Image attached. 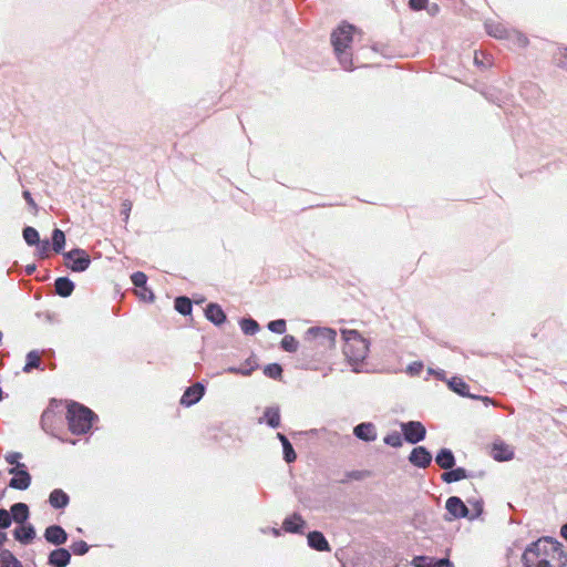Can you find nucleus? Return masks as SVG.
Returning <instances> with one entry per match:
<instances>
[{
  "label": "nucleus",
  "instance_id": "nucleus-43",
  "mask_svg": "<svg viewBox=\"0 0 567 567\" xmlns=\"http://www.w3.org/2000/svg\"><path fill=\"white\" fill-rule=\"evenodd\" d=\"M37 246V255L40 257V258H45L49 256V250H50V243L49 240H39V244H35Z\"/></svg>",
  "mask_w": 567,
  "mask_h": 567
},
{
  "label": "nucleus",
  "instance_id": "nucleus-59",
  "mask_svg": "<svg viewBox=\"0 0 567 567\" xmlns=\"http://www.w3.org/2000/svg\"><path fill=\"white\" fill-rule=\"evenodd\" d=\"M560 534H561V536H563L565 539H567V524H565V525L561 527Z\"/></svg>",
  "mask_w": 567,
  "mask_h": 567
},
{
  "label": "nucleus",
  "instance_id": "nucleus-49",
  "mask_svg": "<svg viewBox=\"0 0 567 567\" xmlns=\"http://www.w3.org/2000/svg\"><path fill=\"white\" fill-rule=\"evenodd\" d=\"M470 504L473 505L474 513L470 514L468 518L470 519H475V518H477L482 514V512H483V504L480 501L470 502Z\"/></svg>",
  "mask_w": 567,
  "mask_h": 567
},
{
  "label": "nucleus",
  "instance_id": "nucleus-9",
  "mask_svg": "<svg viewBox=\"0 0 567 567\" xmlns=\"http://www.w3.org/2000/svg\"><path fill=\"white\" fill-rule=\"evenodd\" d=\"M445 507L454 518H465L470 516V511L467 506L457 496L449 497Z\"/></svg>",
  "mask_w": 567,
  "mask_h": 567
},
{
  "label": "nucleus",
  "instance_id": "nucleus-10",
  "mask_svg": "<svg viewBox=\"0 0 567 567\" xmlns=\"http://www.w3.org/2000/svg\"><path fill=\"white\" fill-rule=\"evenodd\" d=\"M409 461L414 466L425 468L431 464L432 455L424 446H417L412 450Z\"/></svg>",
  "mask_w": 567,
  "mask_h": 567
},
{
  "label": "nucleus",
  "instance_id": "nucleus-7",
  "mask_svg": "<svg viewBox=\"0 0 567 567\" xmlns=\"http://www.w3.org/2000/svg\"><path fill=\"white\" fill-rule=\"evenodd\" d=\"M401 430L403 432L404 439L411 444L421 442L424 440L426 434L424 425L417 421L402 423Z\"/></svg>",
  "mask_w": 567,
  "mask_h": 567
},
{
  "label": "nucleus",
  "instance_id": "nucleus-41",
  "mask_svg": "<svg viewBox=\"0 0 567 567\" xmlns=\"http://www.w3.org/2000/svg\"><path fill=\"white\" fill-rule=\"evenodd\" d=\"M384 443L393 446V447H400L402 445V439L401 435L398 432H393L391 434H388L384 437Z\"/></svg>",
  "mask_w": 567,
  "mask_h": 567
},
{
  "label": "nucleus",
  "instance_id": "nucleus-19",
  "mask_svg": "<svg viewBox=\"0 0 567 567\" xmlns=\"http://www.w3.org/2000/svg\"><path fill=\"white\" fill-rule=\"evenodd\" d=\"M49 503L53 508H64L69 505L70 497L64 491L55 488L50 493Z\"/></svg>",
  "mask_w": 567,
  "mask_h": 567
},
{
  "label": "nucleus",
  "instance_id": "nucleus-16",
  "mask_svg": "<svg viewBox=\"0 0 567 567\" xmlns=\"http://www.w3.org/2000/svg\"><path fill=\"white\" fill-rule=\"evenodd\" d=\"M71 554L65 548H58L49 555V564L54 567H66L70 563Z\"/></svg>",
  "mask_w": 567,
  "mask_h": 567
},
{
  "label": "nucleus",
  "instance_id": "nucleus-38",
  "mask_svg": "<svg viewBox=\"0 0 567 567\" xmlns=\"http://www.w3.org/2000/svg\"><path fill=\"white\" fill-rule=\"evenodd\" d=\"M264 373L271 379H279L282 373V368L278 363H270L265 367Z\"/></svg>",
  "mask_w": 567,
  "mask_h": 567
},
{
  "label": "nucleus",
  "instance_id": "nucleus-21",
  "mask_svg": "<svg viewBox=\"0 0 567 567\" xmlns=\"http://www.w3.org/2000/svg\"><path fill=\"white\" fill-rule=\"evenodd\" d=\"M436 464L444 470H451L455 465V457L450 449H442L436 457Z\"/></svg>",
  "mask_w": 567,
  "mask_h": 567
},
{
  "label": "nucleus",
  "instance_id": "nucleus-25",
  "mask_svg": "<svg viewBox=\"0 0 567 567\" xmlns=\"http://www.w3.org/2000/svg\"><path fill=\"white\" fill-rule=\"evenodd\" d=\"M11 518L23 524L29 517V507L24 503H16L11 506Z\"/></svg>",
  "mask_w": 567,
  "mask_h": 567
},
{
  "label": "nucleus",
  "instance_id": "nucleus-4",
  "mask_svg": "<svg viewBox=\"0 0 567 567\" xmlns=\"http://www.w3.org/2000/svg\"><path fill=\"white\" fill-rule=\"evenodd\" d=\"M96 415L86 406L72 402L68 405L66 419L69 429L73 434H84L92 427Z\"/></svg>",
  "mask_w": 567,
  "mask_h": 567
},
{
  "label": "nucleus",
  "instance_id": "nucleus-29",
  "mask_svg": "<svg viewBox=\"0 0 567 567\" xmlns=\"http://www.w3.org/2000/svg\"><path fill=\"white\" fill-rule=\"evenodd\" d=\"M505 40H507L513 47H517V48H524L528 43L527 38L523 33H520L516 30H508V33H507V37L505 38Z\"/></svg>",
  "mask_w": 567,
  "mask_h": 567
},
{
  "label": "nucleus",
  "instance_id": "nucleus-2",
  "mask_svg": "<svg viewBox=\"0 0 567 567\" xmlns=\"http://www.w3.org/2000/svg\"><path fill=\"white\" fill-rule=\"evenodd\" d=\"M563 556L557 542L544 537L532 543L523 554L524 567H556Z\"/></svg>",
  "mask_w": 567,
  "mask_h": 567
},
{
  "label": "nucleus",
  "instance_id": "nucleus-31",
  "mask_svg": "<svg viewBox=\"0 0 567 567\" xmlns=\"http://www.w3.org/2000/svg\"><path fill=\"white\" fill-rule=\"evenodd\" d=\"M243 332L247 336H254L259 331V324L251 318H244L239 321Z\"/></svg>",
  "mask_w": 567,
  "mask_h": 567
},
{
  "label": "nucleus",
  "instance_id": "nucleus-30",
  "mask_svg": "<svg viewBox=\"0 0 567 567\" xmlns=\"http://www.w3.org/2000/svg\"><path fill=\"white\" fill-rule=\"evenodd\" d=\"M267 424L274 429L280 425V413L278 408H267L264 412Z\"/></svg>",
  "mask_w": 567,
  "mask_h": 567
},
{
  "label": "nucleus",
  "instance_id": "nucleus-47",
  "mask_svg": "<svg viewBox=\"0 0 567 567\" xmlns=\"http://www.w3.org/2000/svg\"><path fill=\"white\" fill-rule=\"evenodd\" d=\"M12 518L7 509H0V528H8L11 525Z\"/></svg>",
  "mask_w": 567,
  "mask_h": 567
},
{
  "label": "nucleus",
  "instance_id": "nucleus-57",
  "mask_svg": "<svg viewBox=\"0 0 567 567\" xmlns=\"http://www.w3.org/2000/svg\"><path fill=\"white\" fill-rule=\"evenodd\" d=\"M8 537L7 534L3 532H0V548L3 546V544L7 542Z\"/></svg>",
  "mask_w": 567,
  "mask_h": 567
},
{
  "label": "nucleus",
  "instance_id": "nucleus-36",
  "mask_svg": "<svg viewBox=\"0 0 567 567\" xmlns=\"http://www.w3.org/2000/svg\"><path fill=\"white\" fill-rule=\"evenodd\" d=\"M40 364V354L37 351H30L27 354V363L24 365V371L29 372L33 368H38Z\"/></svg>",
  "mask_w": 567,
  "mask_h": 567
},
{
  "label": "nucleus",
  "instance_id": "nucleus-18",
  "mask_svg": "<svg viewBox=\"0 0 567 567\" xmlns=\"http://www.w3.org/2000/svg\"><path fill=\"white\" fill-rule=\"evenodd\" d=\"M13 535L18 542H20L22 544H29L34 539L35 530L32 525H30V524L23 525L22 524L14 529Z\"/></svg>",
  "mask_w": 567,
  "mask_h": 567
},
{
  "label": "nucleus",
  "instance_id": "nucleus-35",
  "mask_svg": "<svg viewBox=\"0 0 567 567\" xmlns=\"http://www.w3.org/2000/svg\"><path fill=\"white\" fill-rule=\"evenodd\" d=\"M281 348L287 352H296L298 350V341L293 336L287 334L281 340Z\"/></svg>",
  "mask_w": 567,
  "mask_h": 567
},
{
  "label": "nucleus",
  "instance_id": "nucleus-50",
  "mask_svg": "<svg viewBox=\"0 0 567 567\" xmlns=\"http://www.w3.org/2000/svg\"><path fill=\"white\" fill-rule=\"evenodd\" d=\"M427 0H410L409 4L412 10L419 11L425 8Z\"/></svg>",
  "mask_w": 567,
  "mask_h": 567
},
{
  "label": "nucleus",
  "instance_id": "nucleus-12",
  "mask_svg": "<svg viewBox=\"0 0 567 567\" xmlns=\"http://www.w3.org/2000/svg\"><path fill=\"white\" fill-rule=\"evenodd\" d=\"M491 454L493 458L496 461H509L514 456V450L511 445L506 444L505 442L496 441L492 445Z\"/></svg>",
  "mask_w": 567,
  "mask_h": 567
},
{
  "label": "nucleus",
  "instance_id": "nucleus-45",
  "mask_svg": "<svg viewBox=\"0 0 567 567\" xmlns=\"http://www.w3.org/2000/svg\"><path fill=\"white\" fill-rule=\"evenodd\" d=\"M282 449H284L285 461L287 463H292L296 460L297 455H296L295 450H293L292 445L290 444V442L287 444H284Z\"/></svg>",
  "mask_w": 567,
  "mask_h": 567
},
{
  "label": "nucleus",
  "instance_id": "nucleus-28",
  "mask_svg": "<svg viewBox=\"0 0 567 567\" xmlns=\"http://www.w3.org/2000/svg\"><path fill=\"white\" fill-rule=\"evenodd\" d=\"M0 567H23L16 556L8 549L0 550Z\"/></svg>",
  "mask_w": 567,
  "mask_h": 567
},
{
  "label": "nucleus",
  "instance_id": "nucleus-61",
  "mask_svg": "<svg viewBox=\"0 0 567 567\" xmlns=\"http://www.w3.org/2000/svg\"><path fill=\"white\" fill-rule=\"evenodd\" d=\"M2 339V332L0 331V340Z\"/></svg>",
  "mask_w": 567,
  "mask_h": 567
},
{
  "label": "nucleus",
  "instance_id": "nucleus-34",
  "mask_svg": "<svg viewBox=\"0 0 567 567\" xmlns=\"http://www.w3.org/2000/svg\"><path fill=\"white\" fill-rule=\"evenodd\" d=\"M23 239L29 246H35L39 244L40 236L35 228L28 226L23 229Z\"/></svg>",
  "mask_w": 567,
  "mask_h": 567
},
{
  "label": "nucleus",
  "instance_id": "nucleus-44",
  "mask_svg": "<svg viewBox=\"0 0 567 567\" xmlns=\"http://www.w3.org/2000/svg\"><path fill=\"white\" fill-rule=\"evenodd\" d=\"M71 548L75 555H84L89 551V545L84 540L74 542Z\"/></svg>",
  "mask_w": 567,
  "mask_h": 567
},
{
  "label": "nucleus",
  "instance_id": "nucleus-20",
  "mask_svg": "<svg viewBox=\"0 0 567 567\" xmlns=\"http://www.w3.org/2000/svg\"><path fill=\"white\" fill-rule=\"evenodd\" d=\"M308 545L319 551L329 550V544L320 532H311L308 534Z\"/></svg>",
  "mask_w": 567,
  "mask_h": 567
},
{
  "label": "nucleus",
  "instance_id": "nucleus-8",
  "mask_svg": "<svg viewBox=\"0 0 567 567\" xmlns=\"http://www.w3.org/2000/svg\"><path fill=\"white\" fill-rule=\"evenodd\" d=\"M205 393V388L202 383H195L187 388L181 398L179 403L183 406L189 408L200 401Z\"/></svg>",
  "mask_w": 567,
  "mask_h": 567
},
{
  "label": "nucleus",
  "instance_id": "nucleus-60",
  "mask_svg": "<svg viewBox=\"0 0 567 567\" xmlns=\"http://www.w3.org/2000/svg\"><path fill=\"white\" fill-rule=\"evenodd\" d=\"M271 532H272V534H274L275 536H279V535H280V532H279V529H277V528H272V529H271Z\"/></svg>",
  "mask_w": 567,
  "mask_h": 567
},
{
  "label": "nucleus",
  "instance_id": "nucleus-46",
  "mask_svg": "<svg viewBox=\"0 0 567 567\" xmlns=\"http://www.w3.org/2000/svg\"><path fill=\"white\" fill-rule=\"evenodd\" d=\"M555 59L559 68L567 70V48L559 49Z\"/></svg>",
  "mask_w": 567,
  "mask_h": 567
},
{
  "label": "nucleus",
  "instance_id": "nucleus-40",
  "mask_svg": "<svg viewBox=\"0 0 567 567\" xmlns=\"http://www.w3.org/2000/svg\"><path fill=\"white\" fill-rule=\"evenodd\" d=\"M268 329L271 332H275V333H278V334H282L286 331V321L284 319H278V320L270 321L268 323Z\"/></svg>",
  "mask_w": 567,
  "mask_h": 567
},
{
  "label": "nucleus",
  "instance_id": "nucleus-55",
  "mask_svg": "<svg viewBox=\"0 0 567 567\" xmlns=\"http://www.w3.org/2000/svg\"><path fill=\"white\" fill-rule=\"evenodd\" d=\"M23 197H24V199L27 200V203H28V204H29L33 209H35V208H37V205H35V203H34V200H33V198H32V196H31V194H30V192H29V190H24V192H23Z\"/></svg>",
  "mask_w": 567,
  "mask_h": 567
},
{
  "label": "nucleus",
  "instance_id": "nucleus-39",
  "mask_svg": "<svg viewBox=\"0 0 567 567\" xmlns=\"http://www.w3.org/2000/svg\"><path fill=\"white\" fill-rule=\"evenodd\" d=\"M131 280L133 285L137 288L144 289L146 288L147 277L144 272L136 271L131 276Z\"/></svg>",
  "mask_w": 567,
  "mask_h": 567
},
{
  "label": "nucleus",
  "instance_id": "nucleus-6",
  "mask_svg": "<svg viewBox=\"0 0 567 567\" xmlns=\"http://www.w3.org/2000/svg\"><path fill=\"white\" fill-rule=\"evenodd\" d=\"M63 257L65 259L66 267L75 272L85 271L91 265V258L89 254L80 248L64 252Z\"/></svg>",
  "mask_w": 567,
  "mask_h": 567
},
{
  "label": "nucleus",
  "instance_id": "nucleus-54",
  "mask_svg": "<svg viewBox=\"0 0 567 567\" xmlns=\"http://www.w3.org/2000/svg\"><path fill=\"white\" fill-rule=\"evenodd\" d=\"M24 468H25L24 464H18V465H14L13 467L9 468L8 473L10 475H13V477H17V475L20 474V471H22Z\"/></svg>",
  "mask_w": 567,
  "mask_h": 567
},
{
  "label": "nucleus",
  "instance_id": "nucleus-3",
  "mask_svg": "<svg viewBox=\"0 0 567 567\" xmlns=\"http://www.w3.org/2000/svg\"><path fill=\"white\" fill-rule=\"evenodd\" d=\"M354 31L355 29L353 25L343 23L331 34V44L336 56L340 65L347 71L352 70L353 66L350 45L353 42Z\"/></svg>",
  "mask_w": 567,
  "mask_h": 567
},
{
  "label": "nucleus",
  "instance_id": "nucleus-5",
  "mask_svg": "<svg viewBox=\"0 0 567 567\" xmlns=\"http://www.w3.org/2000/svg\"><path fill=\"white\" fill-rule=\"evenodd\" d=\"M303 339L313 349L333 351L337 346V331L329 327H310L305 332Z\"/></svg>",
  "mask_w": 567,
  "mask_h": 567
},
{
  "label": "nucleus",
  "instance_id": "nucleus-13",
  "mask_svg": "<svg viewBox=\"0 0 567 567\" xmlns=\"http://www.w3.org/2000/svg\"><path fill=\"white\" fill-rule=\"evenodd\" d=\"M44 538L53 545H62L68 540V534L59 525H51L44 532Z\"/></svg>",
  "mask_w": 567,
  "mask_h": 567
},
{
  "label": "nucleus",
  "instance_id": "nucleus-37",
  "mask_svg": "<svg viewBox=\"0 0 567 567\" xmlns=\"http://www.w3.org/2000/svg\"><path fill=\"white\" fill-rule=\"evenodd\" d=\"M254 370H255V367L250 365V361L247 360L246 364L244 367H240V368L229 367V368H227L226 371L229 373L241 374L244 377H248L252 373Z\"/></svg>",
  "mask_w": 567,
  "mask_h": 567
},
{
  "label": "nucleus",
  "instance_id": "nucleus-23",
  "mask_svg": "<svg viewBox=\"0 0 567 567\" xmlns=\"http://www.w3.org/2000/svg\"><path fill=\"white\" fill-rule=\"evenodd\" d=\"M306 523L300 515L293 514L284 520L282 527L288 533H301Z\"/></svg>",
  "mask_w": 567,
  "mask_h": 567
},
{
  "label": "nucleus",
  "instance_id": "nucleus-15",
  "mask_svg": "<svg viewBox=\"0 0 567 567\" xmlns=\"http://www.w3.org/2000/svg\"><path fill=\"white\" fill-rule=\"evenodd\" d=\"M414 567H453L447 558L435 560L434 558L417 556L412 560Z\"/></svg>",
  "mask_w": 567,
  "mask_h": 567
},
{
  "label": "nucleus",
  "instance_id": "nucleus-26",
  "mask_svg": "<svg viewBox=\"0 0 567 567\" xmlns=\"http://www.w3.org/2000/svg\"><path fill=\"white\" fill-rule=\"evenodd\" d=\"M485 29L489 35L497 39H505L508 33V30L502 23L492 20L485 22Z\"/></svg>",
  "mask_w": 567,
  "mask_h": 567
},
{
  "label": "nucleus",
  "instance_id": "nucleus-58",
  "mask_svg": "<svg viewBox=\"0 0 567 567\" xmlns=\"http://www.w3.org/2000/svg\"><path fill=\"white\" fill-rule=\"evenodd\" d=\"M35 270V265H29L25 268L27 274L31 275Z\"/></svg>",
  "mask_w": 567,
  "mask_h": 567
},
{
  "label": "nucleus",
  "instance_id": "nucleus-53",
  "mask_svg": "<svg viewBox=\"0 0 567 567\" xmlns=\"http://www.w3.org/2000/svg\"><path fill=\"white\" fill-rule=\"evenodd\" d=\"M131 208H132V204L128 200H125L122 204V215L124 216V220L128 219Z\"/></svg>",
  "mask_w": 567,
  "mask_h": 567
},
{
  "label": "nucleus",
  "instance_id": "nucleus-22",
  "mask_svg": "<svg viewBox=\"0 0 567 567\" xmlns=\"http://www.w3.org/2000/svg\"><path fill=\"white\" fill-rule=\"evenodd\" d=\"M31 484V475L28 473L27 468L20 471V474L17 477H12L9 482V486L14 489L24 491L29 488Z\"/></svg>",
  "mask_w": 567,
  "mask_h": 567
},
{
  "label": "nucleus",
  "instance_id": "nucleus-11",
  "mask_svg": "<svg viewBox=\"0 0 567 567\" xmlns=\"http://www.w3.org/2000/svg\"><path fill=\"white\" fill-rule=\"evenodd\" d=\"M447 385L453 392L460 394L461 396L480 399L484 402H489V398L487 396H476L471 394L468 392V385L461 378L453 377L452 379L447 380Z\"/></svg>",
  "mask_w": 567,
  "mask_h": 567
},
{
  "label": "nucleus",
  "instance_id": "nucleus-48",
  "mask_svg": "<svg viewBox=\"0 0 567 567\" xmlns=\"http://www.w3.org/2000/svg\"><path fill=\"white\" fill-rule=\"evenodd\" d=\"M22 457V454L19 452H10L8 453L4 458L6 461L11 465H18L21 464L19 460Z\"/></svg>",
  "mask_w": 567,
  "mask_h": 567
},
{
  "label": "nucleus",
  "instance_id": "nucleus-52",
  "mask_svg": "<svg viewBox=\"0 0 567 567\" xmlns=\"http://www.w3.org/2000/svg\"><path fill=\"white\" fill-rule=\"evenodd\" d=\"M138 295L145 301H153V299H154L153 292L147 288L141 289Z\"/></svg>",
  "mask_w": 567,
  "mask_h": 567
},
{
  "label": "nucleus",
  "instance_id": "nucleus-17",
  "mask_svg": "<svg viewBox=\"0 0 567 567\" xmlns=\"http://www.w3.org/2000/svg\"><path fill=\"white\" fill-rule=\"evenodd\" d=\"M205 317L216 326H220L226 321V315L221 307L217 303H209L206 307Z\"/></svg>",
  "mask_w": 567,
  "mask_h": 567
},
{
  "label": "nucleus",
  "instance_id": "nucleus-24",
  "mask_svg": "<svg viewBox=\"0 0 567 567\" xmlns=\"http://www.w3.org/2000/svg\"><path fill=\"white\" fill-rule=\"evenodd\" d=\"M55 291L61 297H69L74 290V284L66 277H60L54 284Z\"/></svg>",
  "mask_w": 567,
  "mask_h": 567
},
{
  "label": "nucleus",
  "instance_id": "nucleus-56",
  "mask_svg": "<svg viewBox=\"0 0 567 567\" xmlns=\"http://www.w3.org/2000/svg\"><path fill=\"white\" fill-rule=\"evenodd\" d=\"M277 437L279 439L282 445L289 443L288 439L281 433H277Z\"/></svg>",
  "mask_w": 567,
  "mask_h": 567
},
{
  "label": "nucleus",
  "instance_id": "nucleus-32",
  "mask_svg": "<svg viewBox=\"0 0 567 567\" xmlns=\"http://www.w3.org/2000/svg\"><path fill=\"white\" fill-rule=\"evenodd\" d=\"M65 245V235L61 229L55 228L52 233V248L55 252H61Z\"/></svg>",
  "mask_w": 567,
  "mask_h": 567
},
{
  "label": "nucleus",
  "instance_id": "nucleus-42",
  "mask_svg": "<svg viewBox=\"0 0 567 567\" xmlns=\"http://www.w3.org/2000/svg\"><path fill=\"white\" fill-rule=\"evenodd\" d=\"M423 370V362L421 361H414V362H411L406 369H405V372L411 375V377H416L419 375Z\"/></svg>",
  "mask_w": 567,
  "mask_h": 567
},
{
  "label": "nucleus",
  "instance_id": "nucleus-27",
  "mask_svg": "<svg viewBox=\"0 0 567 567\" xmlns=\"http://www.w3.org/2000/svg\"><path fill=\"white\" fill-rule=\"evenodd\" d=\"M464 478H467V472L465 468L463 467H457V468H451L450 471L447 472H444L442 474V480L445 482V483H454V482H458L461 480H464Z\"/></svg>",
  "mask_w": 567,
  "mask_h": 567
},
{
  "label": "nucleus",
  "instance_id": "nucleus-14",
  "mask_svg": "<svg viewBox=\"0 0 567 567\" xmlns=\"http://www.w3.org/2000/svg\"><path fill=\"white\" fill-rule=\"evenodd\" d=\"M353 434L364 442H372L377 439L375 426L370 422L357 425L353 430Z\"/></svg>",
  "mask_w": 567,
  "mask_h": 567
},
{
  "label": "nucleus",
  "instance_id": "nucleus-33",
  "mask_svg": "<svg viewBox=\"0 0 567 567\" xmlns=\"http://www.w3.org/2000/svg\"><path fill=\"white\" fill-rule=\"evenodd\" d=\"M175 309L181 315H189L192 312V302L187 297H177L175 299Z\"/></svg>",
  "mask_w": 567,
  "mask_h": 567
},
{
  "label": "nucleus",
  "instance_id": "nucleus-51",
  "mask_svg": "<svg viewBox=\"0 0 567 567\" xmlns=\"http://www.w3.org/2000/svg\"><path fill=\"white\" fill-rule=\"evenodd\" d=\"M427 374L429 375H433L435 378H437L439 380H442V381H445L446 380V377H445V371L444 370H436V369H433V368H427Z\"/></svg>",
  "mask_w": 567,
  "mask_h": 567
},
{
  "label": "nucleus",
  "instance_id": "nucleus-1",
  "mask_svg": "<svg viewBox=\"0 0 567 567\" xmlns=\"http://www.w3.org/2000/svg\"><path fill=\"white\" fill-rule=\"evenodd\" d=\"M341 337L343 340L342 353L352 372H364L363 367L370 352V341L353 329H342Z\"/></svg>",
  "mask_w": 567,
  "mask_h": 567
}]
</instances>
